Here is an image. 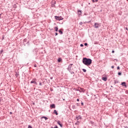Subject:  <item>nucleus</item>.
Masks as SVG:
<instances>
[{"mask_svg": "<svg viewBox=\"0 0 128 128\" xmlns=\"http://www.w3.org/2000/svg\"><path fill=\"white\" fill-rule=\"evenodd\" d=\"M114 50H112V54H114Z\"/></svg>", "mask_w": 128, "mask_h": 128, "instance_id": "nucleus-32", "label": "nucleus"}, {"mask_svg": "<svg viewBox=\"0 0 128 128\" xmlns=\"http://www.w3.org/2000/svg\"><path fill=\"white\" fill-rule=\"evenodd\" d=\"M50 108H56V105L54 104H50Z\"/></svg>", "mask_w": 128, "mask_h": 128, "instance_id": "nucleus-6", "label": "nucleus"}, {"mask_svg": "<svg viewBox=\"0 0 128 128\" xmlns=\"http://www.w3.org/2000/svg\"><path fill=\"white\" fill-rule=\"evenodd\" d=\"M125 128H128L127 126H124Z\"/></svg>", "mask_w": 128, "mask_h": 128, "instance_id": "nucleus-39", "label": "nucleus"}, {"mask_svg": "<svg viewBox=\"0 0 128 128\" xmlns=\"http://www.w3.org/2000/svg\"><path fill=\"white\" fill-rule=\"evenodd\" d=\"M62 62V58H58V62Z\"/></svg>", "mask_w": 128, "mask_h": 128, "instance_id": "nucleus-14", "label": "nucleus"}, {"mask_svg": "<svg viewBox=\"0 0 128 128\" xmlns=\"http://www.w3.org/2000/svg\"><path fill=\"white\" fill-rule=\"evenodd\" d=\"M92 60L90 58H84L82 59V63L85 66H90L92 64Z\"/></svg>", "mask_w": 128, "mask_h": 128, "instance_id": "nucleus-1", "label": "nucleus"}, {"mask_svg": "<svg viewBox=\"0 0 128 128\" xmlns=\"http://www.w3.org/2000/svg\"><path fill=\"white\" fill-rule=\"evenodd\" d=\"M102 80H104V82H106L107 78L106 77H102Z\"/></svg>", "mask_w": 128, "mask_h": 128, "instance_id": "nucleus-10", "label": "nucleus"}, {"mask_svg": "<svg viewBox=\"0 0 128 128\" xmlns=\"http://www.w3.org/2000/svg\"><path fill=\"white\" fill-rule=\"evenodd\" d=\"M54 18L56 20H64V18L62 16H55Z\"/></svg>", "mask_w": 128, "mask_h": 128, "instance_id": "nucleus-4", "label": "nucleus"}, {"mask_svg": "<svg viewBox=\"0 0 128 128\" xmlns=\"http://www.w3.org/2000/svg\"><path fill=\"white\" fill-rule=\"evenodd\" d=\"M118 83V82L116 81H115V84Z\"/></svg>", "mask_w": 128, "mask_h": 128, "instance_id": "nucleus-38", "label": "nucleus"}, {"mask_svg": "<svg viewBox=\"0 0 128 128\" xmlns=\"http://www.w3.org/2000/svg\"><path fill=\"white\" fill-rule=\"evenodd\" d=\"M98 2V0H92V2Z\"/></svg>", "mask_w": 128, "mask_h": 128, "instance_id": "nucleus-15", "label": "nucleus"}, {"mask_svg": "<svg viewBox=\"0 0 128 128\" xmlns=\"http://www.w3.org/2000/svg\"><path fill=\"white\" fill-rule=\"evenodd\" d=\"M84 44L85 46H88V43H85Z\"/></svg>", "mask_w": 128, "mask_h": 128, "instance_id": "nucleus-23", "label": "nucleus"}, {"mask_svg": "<svg viewBox=\"0 0 128 128\" xmlns=\"http://www.w3.org/2000/svg\"><path fill=\"white\" fill-rule=\"evenodd\" d=\"M56 36H58V33H56Z\"/></svg>", "mask_w": 128, "mask_h": 128, "instance_id": "nucleus-37", "label": "nucleus"}, {"mask_svg": "<svg viewBox=\"0 0 128 128\" xmlns=\"http://www.w3.org/2000/svg\"><path fill=\"white\" fill-rule=\"evenodd\" d=\"M52 78H54L53 77H50V80H52Z\"/></svg>", "mask_w": 128, "mask_h": 128, "instance_id": "nucleus-30", "label": "nucleus"}, {"mask_svg": "<svg viewBox=\"0 0 128 128\" xmlns=\"http://www.w3.org/2000/svg\"><path fill=\"white\" fill-rule=\"evenodd\" d=\"M76 90L78 92H86V90H84V88H80V87H78V88H77Z\"/></svg>", "mask_w": 128, "mask_h": 128, "instance_id": "nucleus-3", "label": "nucleus"}, {"mask_svg": "<svg viewBox=\"0 0 128 128\" xmlns=\"http://www.w3.org/2000/svg\"><path fill=\"white\" fill-rule=\"evenodd\" d=\"M57 123L58 124H59V126H60L61 128H62V124H60V121H58Z\"/></svg>", "mask_w": 128, "mask_h": 128, "instance_id": "nucleus-7", "label": "nucleus"}, {"mask_svg": "<svg viewBox=\"0 0 128 128\" xmlns=\"http://www.w3.org/2000/svg\"><path fill=\"white\" fill-rule=\"evenodd\" d=\"M76 120H82V117L80 116H78L76 117Z\"/></svg>", "mask_w": 128, "mask_h": 128, "instance_id": "nucleus-9", "label": "nucleus"}, {"mask_svg": "<svg viewBox=\"0 0 128 128\" xmlns=\"http://www.w3.org/2000/svg\"><path fill=\"white\" fill-rule=\"evenodd\" d=\"M117 70H120V66H118L117 67Z\"/></svg>", "mask_w": 128, "mask_h": 128, "instance_id": "nucleus-26", "label": "nucleus"}, {"mask_svg": "<svg viewBox=\"0 0 128 128\" xmlns=\"http://www.w3.org/2000/svg\"><path fill=\"white\" fill-rule=\"evenodd\" d=\"M126 30H128V28L127 27L126 28Z\"/></svg>", "mask_w": 128, "mask_h": 128, "instance_id": "nucleus-34", "label": "nucleus"}, {"mask_svg": "<svg viewBox=\"0 0 128 128\" xmlns=\"http://www.w3.org/2000/svg\"><path fill=\"white\" fill-rule=\"evenodd\" d=\"M76 124H80V122L78 121L76 122Z\"/></svg>", "mask_w": 128, "mask_h": 128, "instance_id": "nucleus-20", "label": "nucleus"}, {"mask_svg": "<svg viewBox=\"0 0 128 128\" xmlns=\"http://www.w3.org/2000/svg\"><path fill=\"white\" fill-rule=\"evenodd\" d=\"M77 102H80V100L79 99H77Z\"/></svg>", "mask_w": 128, "mask_h": 128, "instance_id": "nucleus-35", "label": "nucleus"}, {"mask_svg": "<svg viewBox=\"0 0 128 128\" xmlns=\"http://www.w3.org/2000/svg\"><path fill=\"white\" fill-rule=\"evenodd\" d=\"M81 104L82 106H84V102H82Z\"/></svg>", "mask_w": 128, "mask_h": 128, "instance_id": "nucleus-31", "label": "nucleus"}, {"mask_svg": "<svg viewBox=\"0 0 128 128\" xmlns=\"http://www.w3.org/2000/svg\"><path fill=\"white\" fill-rule=\"evenodd\" d=\"M100 25L98 23H95L94 24V28H100Z\"/></svg>", "mask_w": 128, "mask_h": 128, "instance_id": "nucleus-5", "label": "nucleus"}, {"mask_svg": "<svg viewBox=\"0 0 128 128\" xmlns=\"http://www.w3.org/2000/svg\"><path fill=\"white\" fill-rule=\"evenodd\" d=\"M80 26H82V22H80Z\"/></svg>", "mask_w": 128, "mask_h": 128, "instance_id": "nucleus-21", "label": "nucleus"}, {"mask_svg": "<svg viewBox=\"0 0 128 128\" xmlns=\"http://www.w3.org/2000/svg\"><path fill=\"white\" fill-rule=\"evenodd\" d=\"M12 114V112H10V114Z\"/></svg>", "mask_w": 128, "mask_h": 128, "instance_id": "nucleus-40", "label": "nucleus"}, {"mask_svg": "<svg viewBox=\"0 0 128 128\" xmlns=\"http://www.w3.org/2000/svg\"><path fill=\"white\" fill-rule=\"evenodd\" d=\"M41 118H45L46 120H48V118H46V116H42Z\"/></svg>", "mask_w": 128, "mask_h": 128, "instance_id": "nucleus-17", "label": "nucleus"}, {"mask_svg": "<svg viewBox=\"0 0 128 128\" xmlns=\"http://www.w3.org/2000/svg\"><path fill=\"white\" fill-rule=\"evenodd\" d=\"M30 84H36V80H33L32 81L30 82Z\"/></svg>", "mask_w": 128, "mask_h": 128, "instance_id": "nucleus-11", "label": "nucleus"}, {"mask_svg": "<svg viewBox=\"0 0 128 128\" xmlns=\"http://www.w3.org/2000/svg\"><path fill=\"white\" fill-rule=\"evenodd\" d=\"M2 16V14H0V18H1L0 16Z\"/></svg>", "mask_w": 128, "mask_h": 128, "instance_id": "nucleus-41", "label": "nucleus"}, {"mask_svg": "<svg viewBox=\"0 0 128 128\" xmlns=\"http://www.w3.org/2000/svg\"><path fill=\"white\" fill-rule=\"evenodd\" d=\"M2 52H4V50H2L0 51V54H2Z\"/></svg>", "mask_w": 128, "mask_h": 128, "instance_id": "nucleus-24", "label": "nucleus"}, {"mask_svg": "<svg viewBox=\"0 0 128 128\" xmlns=\"http://www.w3.org/2000/svg\"><path fill=\"white\" fill-rule=\"evenodd\" d=\"M52 128H54L52 127Z\"/></svg>", "mask_w": 128, "mask_h": 128, "instance_id": "nucleus-43", "label": "nucleus"}, {"mask_svg": "<svg viewBox=\"0 0 128 128\" xmlns=\"http://www.w3.org/2000/svg\"><path fill=\"white\" fill-rule=\"evenodd\" d=\"M82 71L84 72H86V69H82Z\"/></svg>", "mask_w": 128, "mask_h": 128, "instance_id": "nucleus-18", "label": "nucleus"}, {"mask_svg": "<svg viewBox=\"0 0 128 128\" xmlns=\"http://www.w3.org/2000/svg\"><path fill=\"white\" fill-rule=\"evenodd\" d=\"M121 85L122 86H126V82H122Z\"/></svg>", "mask_w": 128, "mask_h": 128, "instance_id": "nucleus-8", "label": "nucleus"}, {"mask_svg": "<svg viewBox=\"0 0 128 128\" xmlns=\"http://www.w3.org/2000/svg\"><path fill=\"white\" fill-rule=\"evenodd\" d=\"M77 106H78V104H77Z\"/></svg>", "mask_w": 128, "mask_h": 128, "instance_id": "nucleus-42", "label": "nucleus"}, {"mask_svg": "<svg viewBox=\"0 0 128 128\" xmlns=\"http://www.w3.org/2000/svg\"><path fill=\"white\" fill-rule=\"evenodd\" d=\"M54 128H58V126H55L54 127Z\"/></svg>", "mask_w": 128, "mask_h": 128, "instance_id": "nucleus-27", "label": "nucleus"}, {"mask_svg": "<svg viewBox=\"0 0 128 128\" xmlns=\"http://www.w3.org/2000/svg\"><path fill=\"white\" fill-rule=\"evenodd\" d=\"M72 65L73 64H70L68 65V68H67L68 70L70 72L71 74H74V72L72 71Z\"/></svg>", "mask_w": 128, "mask_h": 128, "instance_id": "nucleus-2", "label": "nucleus"}, {"mask_svg": "<svg viewBox=\"0 0 128 128\" xmlns=\"http://www.w3.org/2000/svg\"><path fill=\"white\" fill-rule=\"evenodd\" d=\"M112 68H114V66H112Z\"/></svg>", "mask_w": 128, "mask_h": 128, "instance_id": "nucleus-29", "label": "nucleus"}, {"mask_svg": "<svg viewBox=\"0 0 128 128\" xmlns=\"http://www.w3.org/2000/svg\"><path fill=\"white\" fill-rule=\"evenodd\" d=\"M39 84H40V86H42V83L41 82Z\"/></svg>", "mask_w": 128, "mask_h": 128, "instance_id": "nucleus-36", "label": "nucleus"}, {"mask_svg": "<svg viewBox=\"0 0 128 128\" xmlns=\"http://www.w3.org/2000/svg\"><path fill=\"white\" fill-rule=\"evenodd\" d=\"M78 12H80V14H82V12L81 11H78Z\"/></svg>", "mask_w": 128, "mask_h": 128, "instance_id": "nucleus-33", "label": "nucleus"}, {"mask_svg": "<svg viewBox=\"0 0 128 128\" xmlns=\"http://www.w3.org/2000/svg\"><path fill=\"white\" fill-rule=\"evenodd\" d=\"M54 30L56 32H58V27H55L54 28Z\"/></svg>", "mask_w": 128, "mask_h": 128, "instance_id": "nucleus-16", "label": "nucleus"}, {"mask_svg": "<svg viewBox=\"0 0 128 128\" xmlns=\"http://www.w3.org/2000/svg\"><path fill=\"white\" fill-rule=\"evenodd\" d=\"M118 76H122V73L120 72H118Z\"/></svg>", "mask_w": 128, "mask_h": 128, "instance_id": "nucleus-19", "label": "nucleus"}, {"mask_svg": "<svg viewBox=\"0 0 128 128\" xmlns=\"http://www.w3.org/2000/svg\"><path fill=\"white\" fill-rule=\"evenodd\" d=\"M54 114H56V116H58V112H56V110H54Z\"/></svg>", "mask_w": 128, "mask_h": 128, "instance_id": "nucleus-12", "label": "nucleus"}, {"mask_svg": "<svg viewBox=\"0 0 128 128\" xmlns=\"http://www.w3.org/2000/svg\"><path fill=\"white\" fill-rule=\"evenodd\" d=\"M28 128H32V127L30 126H28Z\"/></svg>", "mask_w": 128, "mask_h": 128, "instance_id": "nucleus-22", "label": "nucleus"}, {"mask_svg": "<svg viewBox=\"0 0 128 128\" xmlns=\"http://www.w3.org/2000/svg\"><path fill=\"white\" fill-rule=\"evenodd\" d=\"M59 32H60V34H62V29H60L59 30Z\"/></svg>", "mask_w": 128, "mask_h": 128, "instance_id": "nucleus-13", "label": "nucleus"}, {"mask_svg": "<svg viewBox=\"0 0 128 128\" xmlns=\"http://www.w3.org/2000/svg\"><path fill=\"white\" fill-rule=\"evenodd\" d=\"M80 46H82H82H84V44H80Z\"/></svg>", "mask_w": 128, "mask_h": 128, "instance_id": "nucleus-28", "label": "nucleus"}, {"mask_svg": "<svg viewBox=\"0 0 128 128\" xmlns=\"http://www.w3.org/2000/svg\"><path fill=\"white\" fill-rule=\"evenodd\" d=\"M34 68H36V64H34Z\"/></svg>", "mask_w": 128, "mask_h": 128, "instance_id": "nucleus-25", "label": "nucleus"}]
</instances>
